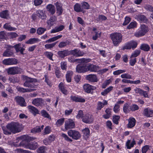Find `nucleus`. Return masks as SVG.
<instances>
[{"label": "nucleus", "instance_id": "obj_1", "mask_svg": "<svg viewBox=\"0 0 153 153\" xmlns=\"http://www.w3.org/2000/svg\"><path fill=\"white\" fill-rule=\"evenodd\" d=\"M36 138L35 137H31L27 135L21 136L17 138V140H22L19 145V146H22L27 149L31 150H35L39 146L37 142L34 141L31 143H28L35 140Z\"/></svg>", "mask_w": 153, "mask_h": 153}, {"label": "nucleus", "instance_id": "obj_2", "mask_svg": "<svg viewBox=\"0 0 153 153\" xmlns=\"http://www.w3.org/2000/svg\"><path fill=\"white\" fill-rule=\"evenodd\" d=\"M22 78L25 81L23 84L24 86L30 88H23L19 87L17 88V90L19 91L25 93L32 92L36 90L37 86L34 83V82L36 81V79L25 75H23Z\"/></svg>", "mask_w": 153, "mask_h": 153}, {"label": "nucleus", "instance_id": "obj_3", "mask_svg": "<svg viewBox=\"0 0 153 153\" xmlns=\"http://www.w3.org/2000/svg\"><path fill=\"white\" fill-rule=\"evenodd\" d=\"M4 133L5 134H10L11 132L13 133L19 132L23 129L21 124L14 122L8 124L6 126L2 127Z\"/></svg>", "mask_w": 153, "mask_h": 153}, {"label": "nucleus", "instance_id": "obj_4", "mask_svg": "<svg viewBox=\"0 0 153 153\" xmlns=\"http://www.w3.org/2000/svg\"><path fill=\"white\" fill-rule=\"evenodd\" d=\"M111 38L115 46H118L123 39L122 34L120 33H114L111 34Z\"/></svg>", "mask_w": 153, "mask_h": 153}, {"label": "nucleus", "instance_id": "obj_5", "mask_svg": "<svg viewBox=\"0 0 153 153\" xmlns=\"http://www.w3.org/2000/svg\"><path fill=\"white\" fill-rule=\"evenodd\" d=\"M148 31V27L144 25H142L140 26V30L135 33L134 35L136 37H139L145 35Z\"/></svg>", "mask_w": 153, "mask_h": 153}, {"label": "nucleus", "instance_id": "obj_6", "mask_svg": "<svg viewBox=\"0 0 153 153\" xmlns=\"http://www.w3.org/2000/svg\"><path fill=\"white\" fill-rule=\"evenodd\" d=\"M68 134L70 137L75 140H78L79 139L81 136L79 132L75 130H69L68 131Z\"/></svg>", "mask_w": 153, "mask_h": 153}, {"label": "nucleus", "instance_id": "obj_7", "mask_svg": "<svg viewBox=\"0 0 153 153\" xmlns=\"http://www.w3.org/2000/svg\"><path fill=\"white\" fill-rule=\"evenodd\" d=\"M2 62L5 65H16L18 63V60L15 58H8L4 59Z\"/></svg>", "mask_w": 153, "mask_h": 153}, {"label": "nucleus", "instance_id": "obj_8", "mask_svg": "<svg viewBox=\"0 0 153 153\" xmlns=\"http://www.w3.org/2000/svg\"><path fill=\"white\" fill-rule=\"evenodd\" d=\"M75 124L74 121L69 119L65 122V127L66 130L74 128Z\"/></svg>", "mask_w": 153, "mask_h": 153}, {"label": "nucleus", "instance_id": "obj_9", "mask_svg": "<svg viewBox=\"0 0 153 153\" xmlns=\"http://www.w3.org/2000/svg\"><path fill=\"white\" fill-rule=\"evenodd\" d=\"M21 68L18 67H14L8 68L7 71L8 74L11 75H15L18 74L20 72Z\"/></svg>", "mask_w": 153, "mask_h": 153}, {"label": "nucleus", "instance_id": "obj_10", "mask_svg": "<svg viewBox=\"0 0 153 153\" xmlns=\"http://www.w3.org/2000/svg\"><path fill=\"white\" fill-rule=\"evenodd\" d=\"M82 120L83 122L88 123H92L94 119L92 115L86 114L83 117Z\"/></svg>", "mask_w": 153, "mask_h": 153}, {"label": "nucleus", "instance_id": "obj_11", "mask_svg": "<svg viewBox=\"0 0 153 153\" xmlns=\"http://www.w3.org/2000/svg\"><path fill=\"white\" fill-rule=\"evenodd\" d=\"M15 100L21 106L23 107L26 106V103L24 99L22 97H16L15 98Z\"/></svg>", "mask_w": 153, "mask_h": 153}, {"label": "nucleus", "instance_id": "obj_12", "mask_svg": "<svg viewBox=\"0 0 153 153\" xmlns=\"http://www.w3.org/2000/svg\"><path fill=\"white\" fill-rule=\"evenodd\" d=\"M71 54L75 57H79L83 56L84 54L83 51L78 49L71 50L70 51Z\"/></svg>", "mask_w": 153, "mask_h": 153}, {"label": "nucleus", "instance_id": "obj_13", "mask_svg": "<svg viewBox=\"0 0 153 153\" xmlns=\"http://www.w3.org/2000/svg\"><path fill=\"white\" fill-rule=\"evenodd\" d=\"M21 44L19 43L16 45L14 46L10 45L9 47V48H14L17 52H18L19 51L22 54H24L23 51L25 50V49L20 47Z\"/></svg>", "mask_w": 153, "mask_h": 153}, {"label": "nucleus", "instance_id": "obj_14", "mask_svg": "<svg viewBox=\"0 0 153 153\" xmlns=\"http://www.w3.org/2000/svg\"><path fill=\"white\" fill-rule=\"evenodd\" d=\"M76 71L79 73H84L87 71L86 65H78L76 68Z\"/></svg>", "mask_w": 153, "mask_h": 153}, {"label": "nucleus", "instance_id": "obj_15", "mask_svg": "<svg viewBox=\"0 0 153 153\" xmlns=\"http://www.w3.org/2000/svg\"><path fill=\"white\" fill-rule=\"evenodd\" d=\"M83 88L85 92L88 93H90L91 91L95 90L96 88L95 87L92 86L88 84H86L83 86Z\"/></svg>", "mask_w": 153, "mask_h": 153}, {"label": "nucleus", "instance_id": "obj_16", "mask_svg": "<svg viewBox=\"0 0 153 153\" xmlns=\"http://www.w3.org/2000/svg\"><path fill=\"white\" fill-rule=\"evenodd\" d=\"M44 100L40 98L34 99L32 101V104L36 106H42L44 104Z\"/></svg>", "mask_w": 153, "mask_h": 153}, {"label": "nucleus", "instance_id": "obj_17", "mask_svg": "<svg viewBox=\"0 0 153 153\" xmlns=\"http://www.w3.org/2000/svg\"><path fill=\"white\" fill-rule=\"evenodd\" d=\"M87 80L91 82H97L98 81L96 76L94 74H89L86 77Z\"/></svg>", "mask_w": 153, "mask_h": 153}, {"label": "nucleus", "instance_id": "obj_18", "mask_svg": "<svg viewBox=\"0 0 153 153\" xmlns=\"http://www.w3.org/2000/svg\"><path fill=\"white\" fill-rule=\"evenodd\" d=\"M56 20V17L55 16H51L50 19L47 20V23L49 27H51L55 24Z\"/></svg>", "mask_w": 153, "mask_h": 153}, {"label": "nucleus", "instance_id": "obj_19", "mask_svg": "<svg viewBox=\"0 0 153 153\" xmlns=\"http://www.w3.org/2000/svg\"><path fill=\"white\" fill-rule=\"evenodd\" d=\"M137 18L138 21L140 22L147 23L148 22V19L144 15L139 14L137 16Z\"/></svg>", "mask_w": 153, "mask_h": 153}, {"label": "nucleus", "instance_id": "obj_20", "mask_svg": "<svg viewBox=\"0 0 153 153\" xmlns=\"http://www.w3.org/2000/svg\"><path fill=\"white\" fill-rule=\"evenodd\" d=\"M128 123L127 124V127L128 128H131L133 127L135 125L136 120L133 117H130L128 120Z\"/></svg>", "mask_w": 153, "mask_h": 153}, {"label": "nucleus", "instance_id": "obj_21", "mask_svg": "<svg viewBox=\"0 0 153 153\" xmlns=\"http://www.w3.org/2000/svg\"><path fill=\"white\" fill-rule=\"evenodd\" d=\"M86 65L87 71H89L91 72H95L97 70V67L96 65L89 64H87Z\"/></svg>", "mask_w": 153, "mask_h": 153}, {"label": "nucleus", "instance_id": "obj_22", "mask_svg": "<svg viewBox=\"0 0 153 153\" xmlns=\"http://www.w3.org/2000/svg\"><path fill=\"white\" fill-rule=\"evenodd\" d=\"M36 13L37 16L40 19H46L47 16L43 11L42 10H37Z\"/></svg>", "mask_w": 153, "mask_h": 153}, {"label": "nucleus", "instance_id": "obj_23", "mask_svg": "<svg viewBox=\"0 0 153 153\" xmlns=\"http://www.w3.org/2000/svg\"><path fill=\"white\" fill-rule=\"evenodd\" d=\"M57 53L59 56L61 58H63L65 56L69 55V51L67 50L59 51Z\"/></svg>", "mask_w": 153, "mask_h": 153}, {"label": "nucleus", "instance_id": "obj_24", "mask_svg": "<svg viewBox=\"0 0 153 153\" xmlns=\"http://www.w3.org/2000/svg\"><path fill=\"white\" fill-rule=\"evenodd\" d=\"M56 8L57 13L58 14V15H61L63 11L61 4L57 2L56 3Z\"/></svg>", "mask_w": 153, "mask_h": 153}, {"label": "nucleus", "instance_id": "obj_25", "mask_svg": "<svg viewBox=\"0 0 153 153\" xmlns=\"http://www.w3.org/2000/svg\"><path fill=\"white\" fill-rule=\"evenodd\" d=\"M64 28V26L63 25H60L59 26L55 27L51 31V33H53L60 31L62 30Z\"/></svg>", "mask_w": 153, "mask_h": 153}, {"label": "nucleus", "instance_id": "obj_26", "mask_svg": "<svg viewBox=\"0 0 153 153\" xmlns=\"http://www.w3.org/2000/svg\"><path fill=\"white\" fill-rule=\"evenodd\" d=\"M47 9L48 11L52 14H54L55 13V8L54 6L53 5L50 4L47 5Z\"/></svg>", "mask_w": 153, "mask_h": 153}, {"label": "nucleus", "instance_id": "obj_27", "mask_svg": "<svg viewBox=\"0 0 153 153\" xmlns=\"http://www.w3.org/2000/svg\"><path fill=\"white\" fill-rule=\"evenodd\" d=\"M62 37V35H59L55 37H53L52 38H50L45 41V43H51V42H53L57 40L60 38Z\"/></svg>", "mask_w": 153, "mask_h": 153}, {"label": "nucleus", "instance_id": "obj_28", "mask_svg": "<svg viewBox=\"0 0 153 153\" xmlns=\"http://www.w3.org/2000/svg\"><path fill=\"white\" fill-rule=\"evenodd\" d=\"M73 74V72L71 71H67V73L66 75V80L68 82H70L71 81V76Z\"/></svg>", "mask_w": 153, "mask_h": 153}, {"label": "nucleus", "instance_id": "obj_29", "mask_svg": "<svg viewBox=\"0 0 153 153\" xmlns=\"http://www.w3.org/2000/svg\"><path fill=\"white\" fill-rule=\"evenodd\" d=\"M13 54V52L10 49H7L3 53V55L4 56L9 57Z\"/></svg>", "mask_w": 153, "mask_h": 153}, {"label": "nucleus", "instance_id": "obj_30", "mask_svg": "<svg viewBox=\"0 0 153 153\" xmlns=\"http://www.w3.org/2000/svg\"><path fill=\"white\" fill-rule=\"evenodd\" d=\"M39 41V40L38 38H34L30 39L26 42V43L27 44H32L37 42Z\"/></svg>", "mask_w": 153, "mask_h": 153}, {"label": "nucleus", "instance_id": "obj_31", "mask_svg": "<svg viewBox=\"0 0 153 153\" xmlns=\"http://www.w3.org/2000/svg\"><path fill=\"white\" fill-rule=\"evenodd\" d=\"M140 49L145 51H148L149 50L150 47L148 45L144 44L141 45Z\"/></svg>", "mask_w": 153, "mask_h": 153}, {"label": "nucleus", "instance_id": "obj_32", "mask_svg": "<svg viewBox=\"0 0 153 153\" xmlns=\"http://www.w3.org/2000/svg\"><path fill=\"white\" fill-rule=\"evenodd\" d=\"M8 10H6L0 13V17L4 19H7L8 16Z\"/></svg>", "mask_w": 153, "mask_h": 153}, {"label": "nucleus", "instance_id": "obj_33", "mask_svg": "<svg viewBox=\"0 0 153 153\" xmlns=\"http://www.w3.org/2000/svg\"><path fill=\"white\" fill-rule=\"evenodd\" d=\"M27 108L33 114H36L38 112V110L33 106L29 105L28 106Z\"/></svg>", "mask_w": 153, "mask_h": 153}, {"label": "nucleus", "instance_id": "obj_34", "mask_svg": "<svg viewBox=\"0 0 153 153\" xmlns=\"http://www.w3.org/2000/svg\"><path fill=\"white\" fill-rule=\"evenodd\" d=\"M3 27L4 29L9 31L15 30H16V28L11 27L8 23H5L3 26Z\"/></svg>", "mask_w": 153, "mask_h": 153}, {"label": "nucleus", "instance_id": "obj_35", "mask_svg": "<svg viewBox=\"0 0 153 153\" xmlns=\"http://www.w3.org/2000/svg\"><path fill=\"white\" fill-rule=\"evenodd\" d=\"M41 115L45 118H47L49 119H51V117L46 111L45 110H42L41 112Z\"/></svg>", "mask_w": 153, "mask_h": 153}, {"label": "nucleus", "instance_id": "obj_36", "mask_svg": "<svg viewBox=\"0 0 153 153\" xmlns=\"http://www.w3.org/2000/svg\"><path fill=\"white\" fill-rule=\"evenodd\" d=\"M59 88L62 92L64 94L66 95L67 94V91L65 88L63 84L61 82L59 85Z\"/></svg>", "mask_w": 153, "mask_h": 153}, {"label": "nucleus", "instance_id": "obj_37", "mask_svg": "<svg viewBox=\"0 0 153 153\" xmlns=\"http://www.w3.org/2000/svg\"><path fill=\"white\" fill-rule=\"evenodd\" d=\"M113 87L110 86L107 89L104 90V91L101 93V94L103 96H105L112 90Z\"/></svg>", "mask_w": 153, "mask_h": 153}, {"label": "nucleus", "instance_id": "obj_38", "mask_svg": "<svg viewBox=\"0 0 153 153\" xmlns=\"http://www.w3.org/2000/svg\"><path fill=\"white\" fill-rule=\"evenodd\" d=\"M130 106L127 103H126L124 105L123 111L125 113H128L131 111Z\"/></svg>", "mask_w": 153, "mask_h": 153}, {"label": "nucleus", "instance_id": "obj_39", "mask_svg": "<svg viewBox=\"0 0 153 153\" xmlns=\"http://www.w3.org/2000/svg\"><path fill=\"white\" fill-rule=\"evenodd\" d=\"M130 140H128L126 143V146L127 147V149H131L134 146V145L135 144V141L134 139H133L131 143H130Z\"/></svg>", "mask_w": 153, "mask_h": 153}, {"label": "nucleus", "instance_id": "obj_40", "mask_svg": "<svg viewBox=\"0 0 153 153\" xmlns=\"http://www.w3.org/2000/svg\"><path fill=\"white\" fill-rule=\"evenodd\" d=\"M51 131V128L49 126H47L45 128L43 132V134L45 135L50 133Z\"/></svg>", "mask_w": 153, "mask_h": 153}, {"label": "nucleus", "instance_id": "obj_41", "mask_svg": "<svg viewBox=\"0 0 153 153\" xmlns=\"http://www.w3.org/2000/svg\"><path fill=\"white\" fill-rule=\"evenodd\" d=\"M74 10L77 12H82L83 10L80 7V5L79 4H76L74 6Z\"/></svg>", "mask_w": 153, "mask_h": 153}, {"label": "nucleus", "instance_id": "obj_42", "mask_svg": "<svg viewBox=\"0 0 153 153\" xmlns=\"http://www.w3.org/2000/svg\"><path fill=\"white\" fill-rule=\"evenodd\" d=\"M65 120L64 118H61L58 119L56 122V124L57 127H59L62 125Z\"/></svg>", "mask_w": 153, "mask_h": 153}, {"label": "nucleus", "instance_id": "obj_43", "mask_svg": "<svg viewBox=\"0 0 153 153\" xmlns=\"http://www.w3.org/2000/svg\"><path fill=\"white\" fill-rule=\"evenodd\" d=\"M46 147L45 146H42L40 147L37 149L38 153H46Z\"/></svg>", "mask_w": 153, "mask_h": 153}, {"label": "nucleus", "instance_id": "obj_44", "mask_svg": "<svg viewBox=\"0 0 153 153\" xmlns=\"http://www.w3.org/2000/svg\"><path fill=\"white\" fill-rule=\"evenodd\" d=\"M57 43V42H56L51 44H46L45 45V47L47 49H51L53 48Z\"/></svg>", "mask_w": 153, "mask_h": 153}, {"label": "nucleus", "instance_id": "obj_45", "mask_svg": "<svg viewBox=\"0 0 153 153\" xmlns=\"http://www.w3.org/2000/svg\"><path fill=\"white\" fill-rule=\"evenodd\" d=\"M46 30V29L44 28L39 27L37 30V33L38 34L41 35L44 33Z\"/></svg>", "mask_w": 153, "mask_h": 153}, {"label": "nucleus", "instance_id": "obj_46", "mask_svg": "<svg viewBox=\"0 0 153 153\" xmlns=\"http://www.w3.org/2000/svg\"><path fill=\"white\" fill-rule=\"evenodd\" d=\"M41 131L40 126H36L33 128L31 130V132L32 133H39Z\"/></svg>", "mask_w": 153, "mask_h": 153}, {"label": "nucleus", "instance_id": "obj_47", "mask_svg": "<svg viewBox=\"0 0 153 153\" xmlns=\"http://www.w3.org/2000/svg\"><path fill=\"white\" fill-rule=\"evenodd\" d=\"M143 114L147 117H150L151 115L150 109L148 108L145 109L143 111Z\"/></svg>", "mask_w": 153, "mask_h": 153}, {"label": "nucleus", "instance_id": "obj_48", "mask_svg": "<svg viewBox=\"0 0 153 153\" xmlns=\"http://www.w3.org/2000/svg\"><path fill=\"white\" fill-rule=\"evenodd\" d=\"M137 23L136 22H131L129 25L127 26V28L128 29H131L134 28L137 26Z\"/></svg>", "mask_w": 153, "mask_h": 153}, {"label": "nucleus", "instance_id": "obj_49", "mask_svg": "<svg viewBox=\"0 0 153 153\" xmlns=\"http://www.w3.org/2000/svg\"><path fill=\"white\" fill-rule=\"evenodd\" d=\"M44 55L50 59L53 60L52 57L53 54L51 52L46 51L44 53Z\"/></svg>", "mask_w": 153, "mask_h": 153}, {"label": "nucleus", "instance_id": "obj_50", "mask_svg": "<svg viewBox=\"0 0 153 153\" xmlns=\"http://www.w3.org/2000/svg\"><path fill=\"white\" fill-rule=\"evenodd\" d=\"M61 136L62 137L64 138L65 140L69 142H72L73 141V140L72 139L70 138L66 134H62Z\"/></svg>", "mask_w": 153, "mask_h": 153}, {"label": "nucleus", "instance_id": "obj_51", "mask_svg": "<svg viewBox=\"0 0 153 153\" xmlns=\"http://www.w3.org/2000/svg\"><path fill=\"white\" fill-rule=\"evenodd\" d=\"M140 51L138 50H136L132 53L131 58H135L138 56L140 53Z\"/></svg>", "mask_w": 153, "mask_h": 153}, {"label": "nucleus", "instance_id": "obj_52", "mask_svg": "<svg viewBox=\"0 0 153 153\" xmlns=\"http://www.w3.org/2000/svg\"><path fill=\"white\" fill-rule=\"evenodd\" d=\"M69 44L68 42V41L66 42H62L59 43L58 46L60 48H62Z\"/></svg>", "mask_w": 153, "mask_h": 153}, {"label": "nucleus", "instance_id": "obj_53", "mask_svg": "<svg viewBox=\"0 0 153 153\" xmlns=\"http://www.w3.org/2000/svg\"><path fill=\"white\" fill-rule=\"evenodd\" d=\"M120 118L119 116L115 115L113 117V121L114 123L117 124H118V120Z\"/></svg>", "mask_w": 153, "mask_h": 153}, {"label": "nucleus", "instance_id": "obj_54", "mask_svg": "<svg viewBox=\"0 0 153 153\" xmlns=\"http://www.w3.org/2000/svg\"><path fill=\"white\" fill-rule=\"evenodd\" d=\"M130 110L132 111H135L138 110L139 108V107L136 104H133L131 106H130Z\"/></svg>", "mask_w": 153, "mask_h": 153}, {"label": "nucleus", "instance_id": "obj_55", "mask_svg": "<svg viewBox=\"0 0 153 153\" xmlns=\"http://www.w3.org/2000/svg\"><path fill=\"white\" fill-rule=\"evenodd\" d=\"M126 72L125 70H119L114 72L113 74L114 75H118Z\"/></svg>", "mask_w": 153, "mask_h": 153}, {"label": "nucleus", "instance_id": "obj_56", "mask_svg": "<svg viewBox=\"0 0 153 153\" xmlns=\"http://www.w3.org/2000/svg\"><path fill=\"white\" fill-rule=\"evenodd\" d=\"M111 82V80L110 79L105 81L102 85V88H105Z\"/></svg>", "mask_w": 153, "mask_h": 153}, {"label": "nucleus", "instance_id": "obj_57", "mask_svg": "<svg viewBox=\"0 0 153 153\" xmlns=\"http://www.w3.org/2000/svg\"><path fill=\"white\" fill-rule=\"evenodd\" d=\"M90 6L86 2H84L82 4V7L83 8L85 9H88L89 8Z\"/></svg>", "mask_w": 153, "mask_h": 153}, {"label": "nucleus", "instance_id": "obj_58", "mask_svg": "<svg viewBox=\"0 0 153 153\" xmlns=\"http://www.w3.org/2000/svg\"><path fill=\"white\" fill-rule=\"evenodd\" d=\"M83 115V114L82 111L80 110H79L78 113L77 115L76 116V118L77 119H79L80 118H82Z\"/></svg>", "mask_w": 153, "mask_h": 153}, {"label": "nucleus", "instance_id": "obj_59", "mask_svg": "<svg viewBox=\"0 0 153 153\" xmlns=\"http://www.w3.org/2000/svg\"><path fill=\"white\" fill-rule=\"evenodd\" d=\"M122 78H126L128 79H131V76L127 74H124L121 75Z\"/></svg>", "mask_w": 153, "mask_h": 153}, {"label": "nucleus", "instance_id": "obj_60", "mask_svg": "<svg viewBox=\"0 0 153 153\" xmlns=\"http://www.w3.org/2000/svg\"><path fill=\"white\" fill-rule=\"evenodd\" d=\"M144 8L146 10L153 12V7L149 4L145 5Z\"/></svg>", "mask_w": 153, "mask_h": 153}, {"label": "nucleus", "instance_id": "obj_61", "mask_svg": "<svg viewBox=\"0 0 153 153\" xmlns=\"http://www.w3.org/2000/svg\"><path fill=\"white\" fill-rule=\"evenodd\" d=\"M136 59L135 58H131L129 61V64L132 66H134L136 63Z\"/></svg>", "mask_w": 153, "mask_h": 153}, {"label": "nucleus", "instance_id": "obj_62", "mask_svg": "<svg viewBox=\"0 0 153 153\" xmlns=\"http://www.w3.org/2000/svg\"><path fill=\"white\" fill-rule=\"evenodd\" d=\"M82 132L84 135L86 136H88L90 134L89 129L88 128H85L82 131Z\"/></svg>", "mask_w": 153, "mask_h": 153}, {"label": "nucleus", "instance_id": "obj_63", "mask_svg": "<svg viewBox=\"0 0 153 153\" xmlns=\"http://www.w3.org/2000/svg\"><path fill=\"white\" fill-rule=\"evenodd\" d=\"M131 18L128 17H126L125 18V21L123 23V25H126L130 22Z\"/></svg>", "mask_w": 153, "mask_h": 153}, {"label": "nucleus", "instance_id": "obj_64", "mask_svg": "<svg viewBox=\"0 0 153 153\" xmlns=\"http://www.w3.org/2000/svg\"><path fill=\"white\" fill-rule=\"evenodd\" d=\"M130 44L132 48L133 49L135 48L137 46V43L136 42L132 41L130 42Z\"/></svg>", "mask_w": 153, "mask_h": 153}]
</instances>
